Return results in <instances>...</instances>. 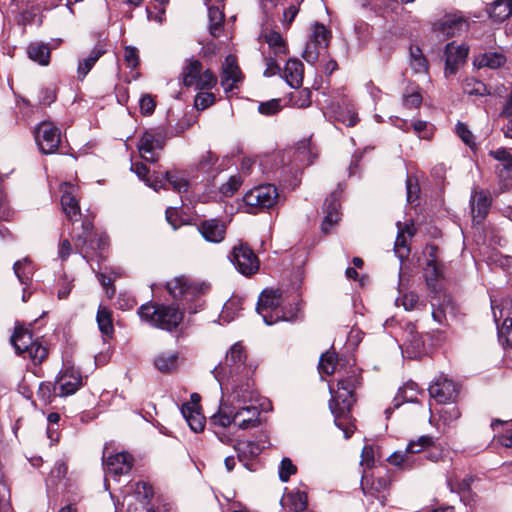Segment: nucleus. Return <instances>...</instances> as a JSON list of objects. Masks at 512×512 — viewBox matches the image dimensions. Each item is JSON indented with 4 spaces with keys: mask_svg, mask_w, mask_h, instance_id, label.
<instances>
[{
    "mask_svg": "<svg viewBox=\"0 0 512 512\" xmlns=\"http://www.w3.org/2000/svg\"><path fill=\"white\" fill-rule=\"evenodd\" d=\"M320 374L331 375L338 373L340 378L337 381V390L330 387L331 400L329 407L334 415L335 425L343 431L346 439L350 438L355 431V425L351 419L350 410L356 399L355 389L361 383L359 369L355 365L349 366L342 359H337L334 353H323L318 366Z\"/></svg>",
    "mask_w": 512,
    "mask_h": 512,
    "instance_id": "f257e3e1",
    "label": "nucleus"
},
{
    "mask_svg": "<svg viewBox=\"0 0 512 512\" xmlns=\"http://www.w3.org/2000/svg\"><path fill=\"white\" fill-rule=\"evenodd\" d=\"M255 367L248 362L246 349L242 342H236L227 351L225 359L214 369L213 374L218 381L222 393L231 392L235 400L251 397V379Z\"/></svg>",
    "mask_w": 512,
    "mask_h": 512,
    "instance_id": "f03ea898",
    "label": "nucleus"
},
{
    "mask_svg": "<svg viewBox=\"0 0 512 512\" xmlns=\"http://www.w3.org/2000/svg\"><path fill=\"white\" fill-rule=\"evenodd\" d=\"M226 400L220 404L219 410L210 421L214 426L225 428L232 423L240 429H249L259 424L260 410L253 403L256 400V391L251 387V397L247 399L235 400L231 392L223 393Z\"/></svg>",
    "mask_w": 512,
    "mask_h": 512,
    "instance_id": "7ed1b4c3",
    "label": "nucleus"
},
{
    "mask_svg": "<svg viewBox=\"0 0 512 512\" xmlns=\"http://www.w3.org/2000/svg\"><path fill=\"white\" fill-rule=\"evenodd\" d=\"M283 294L278 289H265L260 294L257 303V312L262 316L265 324L272 325L278 321H295L300 312L299 300H293V304L283 306Z\"/></svg>",
    "mask_w": 512,
    "mask_h": 512,
    "instance_id": "20e7f679",
    "label": "nucleus"
},
{
    "mask_svg": "<svg viewBox=\"0 0 512 512\" xmlns=\"http://www.w3.org/2000/svg\"><path fill=\"white\" fill-rule=\"evenodd\" d=\"M210 286L202 281H195L181 275L166 283V289L175 299L183 302L189 313H196L201 304L199 299L208 292Z\"/></svg>",
    "mask_w": 512,
    "mask_h": 512,
    "instance_id": "39448f33",
    "label": "nucleus"
},
{
    "mask_svg": "<svg viewBox=\"0 0 512 512\" xmlns=\"http://www.w3.org/2000/svg\"><path fill=\"white\" fill-rule=\"evenodd\" d=\"M141 320L149 325L165 331H172L183 320V313L174 305L148 302L138 309Z\"/></svg>",
    "mask_w": 512,
    "mask_h": 512,
    "instance_id": "423d86ee",
    "label": "nucleus"
},
{
    "mask_svg": "<svg viewBox=\"0 0 512 512\" xmlns=\"http://www.w3.org/2000/svg\"><path fill=\"white\" fill-rule=\"evenodd\" d=\"M182 83L185 87H194L197 90H210L217 83V77L211 70H203L202 63L190 59L181 72Z\"/></svg>",
    "mask_w": 512,
    "mask_h": 512,
    "instance_id": "0eeeda50",
    "label": "nucleus"
},
{
    "mask_svg": "<svg viewBox=\"0 0 512 512\" xmlns=\"http://www.w3.org/2000/svg\"><path fill=\"white\" fill-rule=\"evenodd\" d=\"M279 197L277 188L274 185H260L249 190L243 197L248 212L256 214L258 210L273 207Z\"/></svg>",
    "mask_w": 512,
    "mask_h": 512,
    "instance_id": "6e6552de",
    "label": "nucleus"
},
{
    "mask_svg": "<svg viewBox=\"0 0 512 512\" xmlns=\"http://www.w3.org/2000/svg\"><path fill=\"white\" fill-rule=\"evenodd\" d=\"M491 309L499 337H505L507 344L512 346V300L504 299L497 304L496 300L491 299Z\"/></svg>",
    "mask_w": 512,
    "mask_h": 512,
    "instance_id": "1a4fd4ad",
    "label": "nucleus"
},
{
    "mask_svg": "<svg viewBox=\"0 0 512 512\" xmlns=\"http://www.w3.org/2000/svg\"><path fill=\"white\" fill-rule=\"evenodd\" d=\"M35 140L44 154L54 153L60 144V130L51 122L43 121L35 129Z\"/></svg>",
    "mask_w": 512,
    "mask_h": 512,
    "instance_id": "9d476101",
    "label": "nucleus"
},
{
    "mask_svg": "<svg viewBox=\"0 0 512 512\" xmlns=\"http://www.w3.org/2000/svg\"><path fill=\"white\" fill-rule=\"evenodd\" d=\"M81 386L82 377L79 370L73 366H65L55 380L53 392L65 397L74 394Z\"/></svg>",
    "mask_w": 512,
    "mask_h": 512,
    "instance_id": "9b49d317",
    "label": "nucleus"
},
{
    "mask_svg": "<svg viewBox=\"0 0 512 512\" xmlns=\"http://www.w3.org/2000/svg\"><path fill=\"white\" fill-rule=\"evenodd\" d=\"M230 260L243 275L249 276L259 269V261L255 253L247 245L240 243L233 248Z\"/></svg>",
    "mask_w": 512,
    "mask_h": 512,
    "instance_id": "f8f14e48",
    "label": "nucleus"
},
{
    "mask_svg": "<svg viewBox=\"0 0 512 512\" xmlns=\"http://www.w3.org/2000/svg\"><path fill=\"white\" fill-rule=\"evenodd\" d=\"M434 30L447 37H454L466 32L469 27L468 20L460 13L446 14L434 23Z\"/></svg>",
    "mask_w": 512,
    "mask_h": 512,
    "instance_id": "ddd939ff",
    "label": "nucleus"
},
{
    "mask_svg": "<svg viewBox=\"0 0 512 512\" xmlns=\"http://www.w3.org/2000/svg\"><path fill=\"white\" fill-rule=\"evenodd\" d=\"M81 228L82 232L73 237L75 250L89 263L95 252L92 239L93 223L89 219H84Z\"/></svg>",
    "mask_w": 512,
    "mask_h": 512,
    "instance_id": "4468645a",
    "label": "nucleus"
},
{
    "mask_svg": "<svg viewBox=\"0 0 512 512\" xmlns=\"http://www.w3.org/2000/svg\"><path fill=\"white\" fill-rule=\"evenodd\" d=\"M430 397L445 404L454 400L458 394L457 385L444 376H439L428 388Z\"/></svg>",
    "mask_w": 512,
    "mask_h": 512,
    "instance_id": "2eb2a0df",
    "label": "nucleus"
},
{
    "mask_svg": "<svg viewBox=\"0 0 512 512\" xmlns=\"http://www.w3.org/2000/svg\"><path fill=\"white\" fill-rule=\"evenodd\" d=\"M61 206L66 217L74 222L75 217L80 215V206L76 198V187L68 182L62 183L60 186Z\"/></svg>",
    "mask_w": 512,
    "mask_h": 512,
    "instance_id": "dca6fc26",
    "label": "nucleus"
},
{
    "mask_svg": "<svg viewBox=\"0 0 512 512\" xmlns=\"http://www.w3.org/2000/svg\"><path fill=\"white\" fill-rule=\"evenodd\" d=\"M198 230L202 237L211 243H220L226 235V225L219 219L203 220L198 224Z\"/></svg>",
    "mask_w": 512,
    "mask_h": 512,
    "instance_id": "f3484780",
    "label": "nucleus"
},
{
    "mask_svg": "<svg viewBox=\"0 0 512 512\" xmlns=\"http://www.w3.org/2000/svg\"><path fill=\"white\" fill-rule=\"evenodd\" d=\"M340 194L337 191L332 192L324 202V212L326 213L322 222V231L328 233L331 228L340 220Z\"/></svg>",
    "mask_w": 512,
    "mask_h": 512,
    "instance_id": "a211bd4d",
    "label": "nucleus"
},
{
    "mask_svg": "<svg viewBox=\"0 0 512 512\" xmlns=\"http://www.w3.org/2000/svg\"><path fill=\"white\" fill-rule=\"evenodd\" d=\"M470 205L473 222L480 224L489 213L491 198L488 193L483 190L475 191L471 196Z\"/></svg>",
    "mask_w": 512,
    "mask_h": 512,
    "instance_id": "6ab92c4d",
    "label": "nucleus"
},
{
    "mask_svg": "<svg viewBox=\"0 0 512 512\" xmlns=\"http://www.w3.org/2000/svg\"><path fill=\"white\" fill-rule=\"evenodd\" d=\"M105 467L110 475L121 476L127 474L133 467V457L125 452L116 453L107 458Z\"/></svg>",
    "mask_w": 512,
    "mask_h": 512,
    "instance_id": "aec40b11",
    "label": "nucleus"
},
{
    "mask_svg": "<svg viewBox=\"0 0 512 512\" xmlns=\"http://www.w3.org/2000/svg\"><path fill=\"white\" fill-rule=\"evenodd\" d=\"M468 55V48L464 45L455 46L449 43L445 49V73L446 75L455 74L460 63L464 62Z\"/></svg>",
    "mask_w": 512,
    "mask_h": 512,
    "instance_id": "412c9836",
    "label": "nucleus"
},
{
    "mask_svg": "<svg viewBox=\"0 0 512 512\" xmlns=\"http://www.w3.org/2000/svg\"><path fill=\"white\" fill-rule=\"evenodd\" d=\"M240 80L241 71L236 63V59L234 56L228 55L223 64L221 85L225 91H231Z\"/></svg>",
    "mask_w": 512,
    "mask_h": 512,
    "instance_id": "4be33fe9",
    "label": "nucleus"
},
{
    "mask_svg": "<svg viewBox=\"0 0 512 512\" xmlns=\"http://www.w3.org/2000/svg\"><path fill=\"white\" fill-rule=\"evenodd\" d=\"M406 352L410 358H416L424 350V341L422 336L416 331L415 325L407 324L405 331Z\"/></svg>",
    "mask_w": 512,
    "mask_h": 512,
    "instance_id": "5701e85b",
    "label": "nucleus"
},
{
    "mask_svg": "<svg viewBox=\"0 0 512 512\" xmlns=\"http://www.w3.org/2000/svg\"><path fill=\"white\" fill-rule=\"evenodd\" d=\"M181 413L192 431L198 433L204 429L205 417L201 414L199 407L183 403Z\"/></svg>",
    "mask_w": 512,
    "mask_h": 512,
    "instance_id": "b1692460",
    "label": "nucleus"
},
{
    "mask_svg": "<svg viewBox=\"0 0 512 512\" xmlns=\"http://www.w3.org/2000/svg\"><path fill=\"white\" fill-rule=\"evenodd\" d=\"M284 77L292 88H299L303 82V64L298 59H289L284 68Z\"/></svg>",
    "mask_w": 512,
    "mask_h": 512,
    "instance_id": "393cba45",
    "label": "nucleus"
},
{
    "mask_svg": "<svg viewBox=\"0 0 512 512\" xmlns=\"http://www.w3.org/2000/svg\"><path fill=\"white\" fill-rule=\"evenodd\" d=\"M218 163V157L211 151L205 152L199 158L196 169L206 175L207 180H213L221 171Z\"/></svg>",
    "mask_w": 512,
    "mask_h": 512,
    "instance_id": "a878e982",
    "label": "nucleus"
},
{
    "mask_svg": "<svg viewBox=\"0 0 512 512\" xmlns=\"http://www.w3.org/2000/svg\"><path fill=\"white\" fill-rule=\"evenodd\" d=\"M490 156L499 162L496 166V172L502 179L510 177L512 172V154L505 148L490 151Z\"/></svg>",
    "mask_w": 512,
    "mask_h": 512,
    "instance_id": "bb28decb",
    "label": "nucleus"
},
{
    "mask_svg": "<svg viewBox=\"0 0 512 512\" xmlns=\"http://www.w3.org/2000/svg\"><path fill=\"white\" fill-rule=\"evenodd\" d=\"M426 252L429 255L426 266L424 267V277L429 287H434L437 279L440 276V270L436 262L437 247L434 245L428 246Z\"/></svg>",
    "mask_w": 512,
    "mask_h": 512,
    "instance_id": "cd10ccee",
    "label": "nucleus"
},
{
    "mask_svg": "<svg viewBox=\"0 0 512 512\" xmlns=\"http://www.w3.org/2000/svg\"><path fill=\"white\" fill-rule=\"evenodd\" d=\"M154 140V136H152L149 129L143 133L137 145L141 157L151 163H155L158 160Z\"/></svg>",
    "mask_w": 512,
    "mask_h": 512,
    "instance_id": "c85d7f7f",
    "label": "nucleus"
},
{
    "mask_svg": "<svg viewBox=\"0 0 512 512\" xmlns=\"http://www.w3.org/2000/svg\"><path fill=\"white\" fill-rule=\"evenodd\" d=\"M209 33L214 38H218L224 28L225 15L223 10L215 5L208 6Z\"/></svg>",
    "mask_w": 512,
    "mask_h": 512,
    "instance_id": "c756f323",
    "label": "nucleus"
},
{
    "mask_svg": "<svg viewBox=\"0 0 512 512\" xmlns=\"http://www.w3.org/2000/svg\"><path fill=\"white\" fill-rule=\"evenodd\" d=\"M177 352H161L154 358V366L162 373H170L178 367Z\"/></svg>",
    "mask_w": 512,
    "mask_h": 512,
    "instance_id": "7c9ffc66",
    "label": "nucleus"
},
{
    "mask_svg": "<svg viewBox=\"0 0 512 512\" xmlns=\"http://www.w3.org/2000/svg\"><path fill=\"white\" fill-rule=\"evenodd\" d=\"M13 270L19 282L24 286H29L34 274V266L29 258L18 260L13 265Z\"/></svg>",
    "mask_w": 512,
    "mask_h": 512,
    "instance_id": "2f4dec72",
    "label": "nucleus"
},
{
    "mask_svg": "<svg viewBox=\"0 0 512 512\" xmlns=\"http://www.w3.org/2000/svg\"><path fill=\"white\" fill-rule=\"evenodd\" d=\"M506 62L505 56L500 52H485L475 58L474 64L478 68L487 67L490 69H497L503 66Z\"/></svg>",
    "mask_w": 512,
    "mask_h": 512,
    "instance_id": "473e14b6",
    "label": "nucleus"
},
{
    "mask_svg": "<svg viewBox=\"0 0 512 512\" xmlns=\"http://www.w3.org/2000/svg\"><path fill=\"white\" fill-rule=\"evenodd\" d=\"M240 462H247L261 453V447L254 441H238L234 445Z\"/></svg>",
    "mask_w": 512,
    "mask_h": 512,
    "instance_id": "72a5a7b5",
    "label": "nucleus"
},
{
    "mask_svg": "<svg viewBox=\"0 0 512 512\" xmlns=\"http://www.w3.org/2000/svg\"><path fill=\"white\" fill-rule=\"evenodd\" d=\"M27 54L32 61L42 66H47L50 62V49L44 43H31L27 47Z\"/></svg>",
    "mask_w": 512,
    "mask_h": 512,
    "instance_id": "f704fd0d",
    "label": "nucleus"
},
{
    "mask_svg": "<svg viewBox=\"0 0 512 512\" xmlns=\"http://www.w3.org/2000/svg\"><path fill=\"white\" fill-rule=\"evenodd\" d=\"M11 342L18 354H25L34 342L31 332L28 329L16 328Z\"/></svg>",
    "mask_w": 512,
    "mask_h": 512,
    "instance_id": "c9c22d12",
    "label": "nucleus"
},
{
    "mask_svg": "<svg viewBox=\"0 0 512 512\" xmlns=\"http://www.w3.org/2000/svg\"><path fill=\"white\" fill-rule=\"evenodd\" d=\"M264 41L268 44L269 48L273 51L275 57L286 55L288 48L285 40L276 31H268L262 34Z\"/></svg>",
    "mask_w": 512,
    "mask_h": 512,
    "instance_id": "e433bc0d",
    "label": "nucleus"
},
{
    "mask_svg": "<svg viewBox=\"0 0 512 512\" xmlns=\"http://www.w3.org/2000/svg\"><path fill=\"white\" fill-rule=\"evenodd\" d=\"M106 52L103 45H97L94 47V49L90 52V54L84 58L83 60L79 61L78 63V75L80 78H84L92 69V67L95 65V63L98 61V59L104 55Z\"/></svg>",
    "mask_w": 512,
    "mask_h": 512,
    "instance_id": "4c0bfd02",
    "label": "nucleus"
},
{
    "mask_svg": "<svg viewBox=\"0 0 512 512\" xmlns=\"http://www.w3.org/2000/svg\"><path fill=\"white\" fill-rule=\"evenodd\" d=\"M283 505L295 512H301L307 507V494L303 491H292L283 497Z\"/></svg>",
    "mask_w": 512,
    "mask_h": 512,
    "instance_id": "58836bf2",
    "label": "nucleus"
},
{
    "mask_svg": "<svg viewBox=\"0 0 512 512\" xmlns=\"http://www.w3.org/2000/svg\"><path fill=\"white\" fill-rule=\"evenodd\" d=\"M331 39V31L323 24L315 22L311 28L310 42L319 45L323 49H327Z\"/></svg>",
    "mask_w": 512,
    "mask_h": 512,
    "instance_id": "ea45409f",
    "label": "nucleus"
},
{
    "mask_svg": "<svg viewBox=\"0 0 512 512\" xmlns=\"http://www.w3.org/2000/svg\"><path fill=\"white\" fill-rule=\"evenodd\" d=\"M490 17L502 22L512 15V0H496L489 9Z\"/></svg>",
    "mask_w": 512,
    "mask_h": 512,
    "instance_id": "a19ab883",
    "label": "nucleus"
},
{
    "mask_svg": "<svg viewBox=\"0 0 512 512\" xmlns=\"http://www.w3.org/2000/svg\"><path fill=\"white\" fill-rule=\"evenodd\" d=\"M410 66L415 73H427L428 61L418 46L410 47Z\"/></svg>",
    "mask_w": 512,
    "mask_h": 512,
    "instance_id": "79ce46f5",
    "label": "nucleus"
},
{
    "mask_svg": "<svg viewBox=\"0 0 512 512\" xmlns=\"http://www.w3.org/2000/svg\"><path fill=\"white\" fill-rule=\"evenodd\" d=\"M96 319L101 333L106 336H111L114 332V328L110 311L100 307Z\"/></svg>",
    "mask_w": 512,
    "mask_h": 512,
    "instance_id": "37998d69",
    "label": "nucleus"
},
{
    "mask_svg": "<svg viewBox=\"0 0 512 512\" xmlns=\"http://www.w3.org/2000/svg\"><path fill=\"white\" fill-rule=\"evenodd\" d=\"M399 227V232L395 241V252L397 253L400 259H403L408 256L409 249L407 248L406 238L404 236V231H406L409 235H413V231L409 226H405L404 229H400L401 223L397 222Z\"/></svg>",
    "mask_w": 512,
    "mask_h": 512,
    "instance_id": "c03bdc74",
    "label": "nucleus"
},
{
    "mask_svg": "<svg viewBox=\"0 0 512 512\" xmlns=\"http://www.w3.org/2000/svg\"><path fill=\"white\" fill-rule=\"evenodd\" d=\"M48 355V350L38 341L34 340L32 345L25 352L24 357L30 358L34 364H40Z\"/></svg>",
    "mask_w": 512,
    "mask_h": 512,
    "instance_id": "a18cd8bd",
    "label": "nucleus"
},
{
    "mask_svg": "<svg viewBox=\"0 0 512 512\" xmlns=\"http://www.w3.org/2000/svg\"><path fill=\"white\" fill-rule=\"evenodd\" d=\"M418 386L415 382L409 381L399 388L395 400L401 398L404 402H416L418 395Z\"/></svg>",
    "mask_w": 512,
    "mask_h": 512,
    "instance_id": "49530a36",
    "label": "nucleus"
},
{
    "mask_svg": "<svg viewBox=\"0 0 512 512\" xmlns=\"http://www.w3.org/2000/svg\"><path fill=\"white\" fill-rule=\"evenodd\" d=\"M472 482V476H466L465 478L458 482L454 481L453 479L447 480V484L450 488V491L457 492L458 494H460L462 499L465 498L466 494L470 492V486Z\"/></svg>",
    "mask_w": 512,
    "mask_h": 512,
    "instance_id": "de8ad7c7",
    "label": "nucleus"
},
{
    "mask_svg": "<svg viewBox=\"0 0 512 512\" xmlns=\"http://www.w3.org/2000/svg\"><path fill=\"white\" fill-rule=\"evenodd\" d=\"M242 309L241 307V301L238 298H231L229 299L223 307V311L221 314V317L226 322H231L234 320L238 312Z\"/></svg>",
    "mask_w": 512,
    "mask_h": 512,
    "instance_id": "09e8293b",
    "label": "nucleus"
},
{
    "mask_svg": "<svg viewBox=\"0 0 512 512\" xmlns=\"http://www.w3.org/2000/svg\"><path fill=\"white\" fill-rule=\"evenodd\" d=\"M434 444V437L429 435L420 436L417 440H411L407 445L406 451L410 454L419 453L423 449Z\"/></svg>",
    "mask_w": 512,
    "mask_h": 512,
    "instance_id": "8fccbe9b",
    "label": "nucleus"
},
{
    "mask_svg": "<svg viewBox=\"0 0 512 512\" xmlns=\"http://www.w3.org/2000/svg\"><path fill=\"white\" fill-rule=\"evenodd\" d=\"M166 180L177 192H185L188 189V180L178 172H167Z\"/></svg>",
    "mask_w": 512,
    "mask_h": 512,
    "instance_id": "3c124183",
    "label": "nucleus"
},
{
    "mask_svg": "<svg viewBox=\"0 0 512 512\" xmlns=\"http://www.w3.org/2000/svg\"><path fill=\"white\" fill-rule=\"evenodd\" d=\"M463 89L464 92L469 95L484 96L488 94L486 85L483 82L473 78L466 79Z\"/></svg>",
    "mask_w": 512,
    "mask_h": 512,
    "instance_id": "603ef678",
    "label": "nucleus"
},
{
    "mask_svg": "<svg viewBox=\"0 0 512 512\" xmlns=\"http://www.w3.org/2000/svg\"><path fill=\"white\" fill-rule=\"evenodd\" d=\"M131 170L139 177V179L145 181L147 185L150 187H153L154 190H158L162 187V181H155V183H150V180L147 177V174L149 172L146 165L140 162L132 163Z\"/></svg>",
    "mask_w": 512,
    "mask_h": 512,
    "instance_id": "864d4df0",
    "label": "nucleus"
},
{
    "mask_svg": "<svg viewBox=\"0 0 512 512\" xmlns=\"http://www.w3.org/2000/svg\"><path fill=\"white\" fill-rule=\"evenodd\" d=\"M324 50L319 45L307 41L302 57L307 63L314 64L319 59L321 51Z\"/></svg>",
    "mask_w": 512,
    "mask_h": 512,
    "instance_id": "5fc2aeb1",
    "label": "nucleus"
},
{
    "mask_svg": "<svg viewBox=\"0 0 512 512\" xmlns=\"http://www.w3.org/2000/svg\"><path fill=\"white\" fill-rule=\"evenodd\" d=\"M242 185V179L239 175L231 176L227 182L219 188L220 192L227 197L232 196Z\"/></svg>",
    "mask_w": 512,
    "mask_h": 512,
    "instance_id": "6e6d98bb",
    "label": "nucleus"
},
{
    "mask_svg": "<svg viewBox=\"0 0 512 512\" xmlns=\"http://www.w3.org/2000/svg\"><path fill=\"white\" fill-rule=\"evenodd\" d=\"M297 472V467L292 463L290 458H283L279 466V479L287 482L289 478Z\"/></svg>",
    "mask_w": 512,
    "mask_h": 512,
    "instance_id": "4d7b16f0",
    "label": "nucleus"
},
{
    "mask_svg": "<svg viewBox=\"0 0 512 512\" xmlns=\"http://www.w3.org/2000/svg\"><path fill=\"white\" fill-rule=\"evenodd\" d=\"M282 109L281 99H271L266 102H261L258 106L259 113L267 116L274 115Z\"/></svg>",
    "mask_w": 512,
    "mask_h": 512,
    "instance_id": "13d9d810",
    "label": "nucleus"
},
{
    "mask_svg": "<svg viewBox=\"0 0 512 512\" xmlns=\"http://www.w3.org/2000/svg\"><path fill=\"white\" fill-rule=\"evenodd\" d=\"M200 91L201 92L195 96L194 106L198 110H204L215 102V95L208 91Z\"/></svg>",
    "mask_w": 512,
    "mask_h": 512,
    "instance_id": "bf43d9fd",
    "label": "nucleus"
},
{
    "mask_svg": "<svg viewBox=\"0 0 512 512\" xmlns=\"http://www.w3.org/2000/svg\"><path fill=\"white\" fill-rule=\"evenodd\" d=\"M456 133L461 138V140L470 148H474L476 146L474 135L468 129L467 125L462 122H458L456 124Z\"/></svg>",
    "mask_w": 512,
    "mask_h": 512,
    "instance_id": "052dcab7",
    "label": "nucleus"
},
{
    "mask_svg": "<svg viewBox=\"0 0 512 512\" xmlns=\"http://www.w3.org/2000/svg\"><path fill=\"white\" fill-rule=\"evenodd\" d=\"M396 305H402L406 311L417 308L418 296L413 292L405 293L396 299Z\"/></svg>",
    "mask_w": 512,
    "mask_h": 512,
    "instance_id": "680f3d73",
    "label": "nucleus"
},
{
    "mask_svg": "<svg viewBox=\"0 0 512 512\" xmlns=\"http://www.w3.org/2000/svg\"><path fill=\"white\" fill-rule=\"evenodd\" d=\"M440 419L445 424H450L461 416V412L457 406L444 407L439 411Z\"/></svg>",
    "mask_w": 512,
    "mask_h": 512,
    "instance_id": "e2e57ef3",
    "label": "nucleus"
},
{
    "mask_svg": "<svg viewBox=\"0 0 512 512\" xmlns=\"http://www.w3.org/2000/svg\"><path fill=\"white\" fill-rule=\"evenodd\" d=\"M67 465L63 461H57L50 472V476L47 481H50L52 484H56L58 481H61L67 473Z\"/></svg>",
    "mask_w": 512,
    "mask_h": 512,
    "instance_id": "0e129e2a",
    "label": "nucleus"
},
{
    "mask_svg": "<svg viewBox=\"0 0 512 512\" xmlns=\"http://www.w3.org/2000/svg\"><path fill=\"white\" fill-rule=\"evenodd\" d=\"M124 60L127 67L135 69L139 64L138 50L132 46H126L124 49Z\"/></svg>",
    "mask_w": 512,
    "mask_h": 512,
    "instance_id": "69168bd1",
    "label": "nucleus"
},
{
    "mask_svg": "<svg viewBox=\"0 0 512 512\" xmlns=\"http://www.w3.org/2000/svg\"><path fill=\"white\" fill-rule=\"evenodd\" d=\"M310 143L307 140L301 141L297 148L294 151V155L296 159L300 162L307 161L308 164L311 163L309 157H310Z\"/></svg>",
    "mask_w": 512,
    "mask_h": 512,
    "instance_id": "338daca9",
    "label": "nucleus"
},
{
    "mask_svg": "<svg viewBox=\"0 0 512 512\" xmlns=\"http://www.w3.org/2000/svg\"><path fill=\"white\" fill-rule=\"evenodd\" d=\"M408 454L409 452L405 451V452H400V451H397V452H394L392 453L389 457H388V462L394 466H398V467H406L409 465V457H408Z\"/></svg>",
    "mask_w": 512,
    "mask_h": 512,
    "instance_id": "774afa93",
    "label": "nucleus"
}]
</instances>
